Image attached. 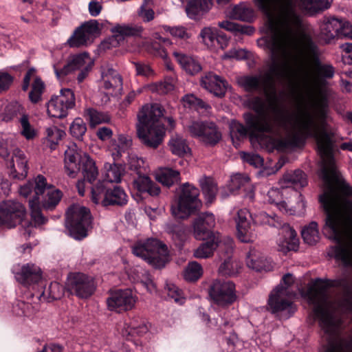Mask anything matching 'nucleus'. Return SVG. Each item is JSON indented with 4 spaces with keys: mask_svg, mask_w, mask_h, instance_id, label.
I'll return each mask as SVG.
<instances>
[{
    "mask_svg": "<svg viewBox=\"0 0 352 352\" xmlns=\"http://www.w3.org/2000/svg\"><path fill=\"white\" fill-rule=\"evenodd\" d=\"M296 4L306 14L310 15L330 7L329 0H296Z\"/></svg>",
    "mask_w": 352,
    "mask_h": 352,
    "instance_id": "nucleus-39",
    "label": "nucleus"
},
{
    "mask_svg": "<svg viewBox=\"0 0 352 352\" xmlns=\"http://www.w3.org/2000/svg\"><path fill=\"white\" fill-rule=\"evenodd\" d=\"M64 289L57 282L52 283L47 289L38 297L40 301H51L60 299L63 295Z\"/></svg>",
    "mask_w": 352,
    "mask_h": 352,
    "instance_id": "nucleus-48",
    "label": "nucleus"
},
{
    "mask_svg": "<svg viewBox=\"0 0 352 352\" xmlns=\"http://www.w3.org/2000/svg\"><path fill=\"white\" fill-rule=\"evenodd\" d=\"M199 190L188 183L181 188V192L177 203L171 207L172 214L178 219H185L201 206L198 199Z\"/></svg>",
    "mask_w": 352,
    "mask_h": 352,
    "instance_id": "nucleus-13",
    "label": "nucleus"
},
{
    "mask_svg": "<svg viewBox=\"0 0 352 352\" xmlns=\"http://www.w3.org/2000/svg\"><path fill=\"white\" fill-rule=\"evenodd\" d=\"M230 16L236 20L251 21L254 16L252 8L248 4L239 3L234 6L230 12Z\"/></svg>",
    "mask_w": 352,
    "mask_h": 352,
    "instance_id": "nucleus-46",
    "label": "nucleus"
},
{
    "mask_svg": "<svg viewBox=\"0 0 352 352\" xmlns=\"http://www.w3.org/2000/svg\"><path fill=\"white\" fill-rule=\"evenodd\" d=\"M64 169L67 175L75 178L80 170L89 183L96 180L98 170L94 161L75 143H70L65 151Z\"/></svg>",
    "mask_w": 352,
    "mask_h": 352,
    "instance_id": "nucleus-6",
    "label": "nucleus"
},
{
    "mask_svg": "<svg viewBox=\"0 0 352 352\" xmlns=\"http://www.w3.org/2000/svg\"><path fill=\"white\" fill-rule=\"evenodd\" d=\"M168 146L170 152L177 156L182 157L190 153L186 140L180 135L175 134L170 138Z\"/></svg>",
    "mask_w": 352,
    "mask_h": 352,
    "instance_id": "nucleus-41",
    "label": "nucleus"
},
{
    "mask_svg": "<svg viewBox=\"0 0 352 352\" xmlns=\"http://www.w3.org/2000/svg\"><path fill=\"white\" fill-rule=\"evenodd\" d=\"M155 179L166 186H170L179 180V173L170 168H160L155 172Z\"/></svg>",
    "mask_w": 352,
    "mask_h": 352,
    "instance_id": "nucleus-43",
    "label": "nucleus"
},
{
    "mask_svg": "<svg viewBox=\"0 0 352 352\" xmlns=\"http://www.w3.org/2000/svg\"><path fill=\"white\" fill-rule=\"evenodd\" d=\"M122 326L121 333L123 336L126 337L134 335L142 336L148 331L150 327L149 324L144 322H142L139 325H135V324L129 325L124 323Z\"/></svg>",
    "mask_w": 352,
    "mask_h": 352,
    "instance_id": "nucleus-58",
    "label": "nucleus"
},
{
    "mask_svg": "<svg viewBox=\"0 0 352 352\" xmlns=\"http://www.w3.org/2000/svg\"><path fill=\"white\" fill-rule=\"evenodd\" d=\"M175 87V77L170 76L165 78L163 82L153 83L148 85V88L152 91H157L159 94H167L173 90Z\"/></svg>",
    "mask_w": 352,
    "mask_h": 352,
    "instance_id": "nucleus-61",
    "label": "nucleus"
},
{
    "mask_svg": "<svg viewBox=\"0 0 352 352\" xmlns=\"http://www.w3.org/2000/svg\"><path fill=\"white\" fill-rule=\"evenodd\" d=\"M14 272L16 280L25 286L38 283L41 278V269L34 264L14 267Z\"/></svg>",
    "mask_w": 352,
    "mask_h": 352,
    "instance_id": "nucleus-32",
    "label": "nucleus"
},
{
    "mask_svg": "<svg viewBox=\"0 0 352 352\" xmlns=\"http://www.w3.org/2000/svg\"><path fill=\"white\" fill-rule=\"evenodd\" d=\"M104 179L111 183H120L122 177L124 174V168L116 163L109 164L106 163L104 166Z\"/></svg>",
    "mask_w": 352,
    "mask_h": 352,
    "instance_id": "nucleus-45",
    "label": "nucleus"
},
{
    "mask_svg": "<svg viewBox=\"0 0 352 352\" xmlns=\"http://www.w3.org/2000/svg\"><path fill=\"white\" fill-rule=\"evenodd\" d=\"M294 278L290 274L283 277L282 282L271 293L268 305L274 314H280L283 318H287L294 313L296 307L291 302L294 293L290 289Z\"/></svg>",
    "mask_w": 352,
    "mask_h": 352,
    "instance_id": "nucleus-7",
    "label": "nucleus"
},
{
    "mask_svg": "<svg viewBox=\"0 0 352 352\" xmlns=\"http://www.w3.org/2000/svg\"><path fill=\"white\" fill-rule=\"evenodd\" d=\"M280 228L279 238L277 241L278 251L287 253L297 250L299 239L296 232L288 224H283Z\"/></svg>",
    "mask_w": 352,
    "mask_h": 352,
    "instance_id": "nucleus-31",
    "label": "nucleus"
},
{
    "mask_svg": "<svg viewBox=\"0 0 352 352\" xmlns=\"http://www.w3.org/2000/svg\"><path fill=\"white\" fill-rule=\"evenodd\" d=\"M101 27L96 20H90L78 28L67 40L72 47H78L91 43L100 35Z\"/></svg>",
    "mask_w": 352,
    "mask_h": 352,
    "instance_id": "nucleus-17",
    "label": "nucleus"
},
{
    "mask_svg": "<svg viewBox=\"0 0 352 352\" xmlns=\"http://www.w3.org/2000/svg\"><path fill=\"white\" fill-rule=\"evenodd\" d=\"M215 225V218L211 212L199 214L192 223L193 235L197 240H206L214 233L211 232Z\"/></svg>",
    "mask_w": 352,
    "mask_h": 352,
    "instance_id": "nucleus-27",
    "label": "nucleus"
},
{
    "mask_svg": "<svg viewBox=\"0 0 352 352\" xmlns=\"http://www.w3.org/2000/svg\"><path fill=\"white\" fill-rule=\"evenodd\" d=\"M210 295L220 306H226L236 300L235 285L230 280H215L210 287Z\"/></svg>",
    "mask_w": 352,
    "mask_h": 352,
    "instance_id": "nucleus-21",
    "label": "nucleus"
},
{
    "mask_svg": "<svg viewBox=\"0 0 352 352\" xmlns=\"http://www.w3.org/2000/svg\"><path fill=\"white\" fill-rule=\"evenodd\" d=\"M135 271L137 272L135 279L140 282L149 293L156 294L157 287L150 274L142 268H137Z\"/></svg>",
    "mask_w": 352,
    "mask_h": 352,
    "instance_id": "nucleus-54",
    "label": "nucleus"
},
{
    "mask_svg": "<svg viewBox=\"0 0 352 352\" xmlns=\"http://www.w3.org/2000/svg\"><path fill=\"white\" fill-rule=\"evenodd\" d=\"M10 177L14 179H23L28 175V159L25 153L19 148L12 151L11 158L7 162Z\"/></svg>",
    "mask_w": 352,
    "mask_h": 352,
    "instance_id": "nucleus-28",
    "label": "nucleus"
},
{
    "mask_svg": "<svg viewBox=\"0 0 352 352\" xmlns=\"http://www.w3.org/2000/svg\"><path fill=\"white\" fill-rule=\"evenodd\" d=\"M290 16L289 19L278 23L283 36V47L292 48L291 51L296 62L294 71L288 78L289 85L302 72L310 95L306 104L292 111V119L289 126L293 129V138L289 144H298L302 139L314 138L321 157L320 175L329 172L332 175L336 170L332 149L337 132L327 124L329 104L322 87L324 78L333 77L334 70L329 65L317 62L316 45L302 32L300 17Z\"/></svg>",
    "mask_w": 352,
    "mask_h": 352,
    "instance_id": "nucleus-1",
    "label": "nucleus"
},
{
    "mask_svg": "<svg viewBox=\"0 0 352 352\" xmlns=\"http://www.w3.org/2000/svg\"><path fill=\"white\" fill-rule=\"evenodd\" d=\"M142 30L143 29L141 26L126 24H118L111 30V32L113 34V36L116 38L119 36H138L142 33Z\"/></svg>",
    "mask_w": 352,
    "mask_h": 352,
    "instance_id": "nucleus-47",
    "label": "nucleus"
},
{
    "mask_svg": "<svg viewBox=\"0 0 352 352\" xmlns=\"http://www.w3.org/2000/svg\"><path fill=\"white\" fill-rule=\"evenodd\" d=\"M133 188L140 194L147 193L151 196H157L160 192V188L146 173L138 175L137 177L133 179Z\"/></svg>",
    "mask_w": 352,
    "mask_h": 352,
    "instance_id": "nucleus-36",
    "label": "nucleus"
},
{
    "mask_svg": "<svg viewBox=\"0 0 352 352\" xmlns=\"http://www.w3.org/2000/svg\"><path fill=\"white\" fill-rule=\"evenodd\" d=\"M127 164L131 170L135 171L138 175L146 173L148 165L146 162L135 153H130L128 155Z\"/></svg>",
    "mask_w": 352,
    "mask_h": 352,
    "instance_id": "nucleus-53",
    "label": "nucleus"
},
{
    "mask_svg": "<svg viewBox=\"0 0 352 352\" xmlns=\"http://www.w3.org/2000/svg\"><path fill=\"white\" fill-rule=\"evenodd\" d=\"M93 65V58L88 53L84 52L72 56L67 63L62 69H58L55 65L54 69L56 76L60 79L76 70L92 68Z\"/></svg>",
    "mask_w": 352,
    "mask_h": 352,
    "instance_id": "nucleus-26",
    "label": "nucleus"
},
{
    "mask_svg": "<svg viewBox=\"0 0 352 352\" xmlns=\"http://www.w3.org/2000/svg\"><path fill=\"white\" fill-rule=\"evenodd\" d=\"M199 184L207 202L212 203L217 192L216 183L211 177H203L199 179Z\"/></svg>",
    "mask_w": 352,
    "mask_h": 352,
    "instance_id": "nucleus-49",
    "label": "nucleus"
},
{
    "mask_svg": "<svg viewBox=\"0 0 352 352\" xmlns=\"http://www.w3.org/2000/svg\"><path fill=\"white\" fill-rule=\"evenodd\" d=\"M71 135L77 138H81L87 131L86 124L80 118H76L71 124L70 128Z\"/></svg>",
    "mask_w": 352,
    "mask_h": 352,
    "instance_id": "nucleus-63",
    "label": "nucleus"
},
{
    "mask_svg": "<svg viewBox=\"0 0 352 352\" xmlns=\"http://www.w3.org/2000/svg\"><path fill=\"white\" fill-rule=\"evenodd\" d=\"M75 105V96L70 89H62L60 94L54 96L47 103V111L50 116L61 118L67 115L68 110Z\"/></svg>",
    "mask_w": 352,
    "mask_h": 352,
    "instance_id": "nucleus-16",
    "label": "nucleus"
},
{
    "mask_svg": "<svg viewBox=\"0 0 352 352\" xmlns=\"http://www.w3.org/2000/svg\"><path fill=\"white\" fill-rule=\"evenodd\" d=\"M234 219L238 239L245 243L253 241L257 232L254 219L249 210L245 208L239 210Z\"/></svg>",
    "mask_w": 352,
    "mask_h": 352,
    "instance_id": "nucleus-20",
    "label": "nucleus"
},
{
    "mask_svg": "<svg viewBox=\"0 0 352 352\" xmlns=\"http://www.w3.org/2000/svg\"><path fill=\"white\" fill-rule=\"evenodd\" d=\"M163 112L160 104L149 103L143 105L137 114V136L147 147L156 148L163 141L165 135L164 124L161 122Z\"/></svg>",
    "mask_w": 352,
    "mask_h": 352,
    "instance_id": "nucleus-5",
    "label": "nucleus"
},
{
    "mask_svg": "<svg viewBox=\"0 0 352 352\" xmlns=\"http://www.w3.org/2000/svg\"><path fill=\"white\" fill-rule=\"evenodd\" d=\"M291 196L301 198V195L293 188H288L287 186L281 185V188H272L267 194V201L271 204H274L278 209L283 213L289 215H293L296 213V209L293 207L288 208L286 199Z\"/></svg>",
    "mask_w": 352,
    "mask_h": 352,
    "instance_id": "nucleus-22",
    "label": "nucleus"
},
{
    "mask_svg": "<svg viewBox=\"0 0 352 352\" xmlns=\"http://www.w3.org/2000/svg\"><path fill=\"white\" fill-rule=\"evenodd\" d=\"M173 56L182 68L191 75L198 73L201 69L199 63L191 56L178 51L173 52Z\"/></svg>",
    "mask_w": 352,
    "mask_h": 352,
    "instance_id": "nucleus-38",
    "label": "nucleus"
},
{
    "mask_svg": "<svg viewBox=\"0 0 352 352\" xmlns=\"http://www.w3.org/2000/svg\"><path fill=\"white\" fill-rule=\"evenodd\" d=\"M53 186L48 184L46 178L41 175H37L33 180L28 181L19 188V193L24 197H28L34 193L32 198L29 199V206L31 210V217L36 225H40L45 222V218L41 213L40 199Z\"/></svg>",
    "mask_w": 352,
    "mask_h": 352,
    "instance_id": "nucleus-8",
    "label": "nucleus"
},
{
    "mask_svg": "<svg viewBox=\"0 0 352 352\" xmlns=\"http://www.w3.org/2000/svg\"><path fill=\"white\" fill-rule=\"evenodd\" d=\"M31 82L32 89L29 93V99L32 103H38L42 100V94L45 90V84L36 75V71L34 68L30 69L23 78L22 86L23 91L28 90Z\"/></svg>",
    "mask_w": 352,
    "mask_h": 352,
    "instance_id": "nucleus-29",
    "label": "nucleus"
},
{
    "mask_svg": "<svg viewBox=\"0 0 352 352\" xmlns=\"http://www.w3.org/2000/svg\"><path fill=\"white\" fill-rule=\"evenodd\" d=\"M255 222H259L261 224L269 225L276 228H280L282 226L280 220L276 214L270 216L265 212H261L257 214L254 219Z\"/></svg>",
    "mask_w": 352,
    "mask_h": 352,
    "instance_id": "nucleus-62",
    "label": "nucleus"
},
{
    "mask_svg": "<svg viewBox=\"0 0 352 352\" xmlns=\"http://www.w3.org/2000/svg\"><path fill=\"white\" fill-rule=\"evenodd\" d=\"M101 89L105 92L102 103H107L110 100V96L120 94L122 89V81L119 74L113 69H108L102 72Z\"/></svg>",
    "mask_w": 352,
    "mask_h": 352,
    "instance_id": "nucleus-25",
    "label": "nucleus"
},
{
    "mask_svg": "<svg viewBox=\"0 0 352 352\" xmlns=\"http://www.w3.org/2000/svg\"><path fill=\"white\" fill-rule=\"evenodd\" d=\"M166 290L168 296L174 300V301L179 305H182L185 302L182 291L179 289L173 283H166Z\"/></svg>",
    "mask_w": 352,
    "mask_h": 352,
    "instance_id": "nucleus-64",
    "label": "nucleus"
},
{
    "mask_svg": "<svg viewBox=\"0 0 352 352\" xmlns=\"http://www.w3.org/2000/svg\"><path fill=\"white\" fill-rule=\"evenodd\" d=\"M340 25L339 19L332 18L327 20L321 26V39L325 43H329L336 36H339V28Z\"/></svg>",
    "mask_w": 352,
    "mask_h": 352,
    "instance_id": "nucleus-42",
    "label": "nucleus"
},
{
    "mask_svg": "<svg viewBox=\"0 0 352 352\" xmlns=\"http://www.w3.org/2000/svg\"><path fill=\"white\" fill-rule=\"evenodd\" d=\"M199 37L201 38V43L212 50H216L217 46L223 50L228 45L227 36L223 34H219L215 28L205 27L202 28L199 33Z\"/></svg>",
    "mask_w": 352,
    "mask_h": 352,
    "instance_id": "nucleus-30",
    "label": "nucleus"
},
{
    "mask_svg": "<svg viewBox=\"0 0 352 352\" xmlns=\"http://www.w3.org/2000/svg\"><path fill=\"white\" fill-rule=\"evenodd\" d=\"M304 241L309 245L316 244L320 239L318 224L313 221L305 226L301 232Z\"/></svg>",
    "mask_w": 352,
    "mask_h": 352,
    "instance_id": "nucleus-52",
    "label": "nucleus"
},
{
    "mask_svg": "<svg viewBox=\"0 0 352 352\" xmlns=\"http://www.w3.org/2000/svg\"><path fill=\"white\" fill-rule=\"evenodd\" d=\"M91 200L94 204L103 206H122L127 204L128 195L120 186L109 188L104 182L98 181L91 188Z\"/></svg>",
    "mask_w": 352,
    "mask_h": 352,
    "instance_id": "nucleus-12",
    "label": "nucleus"
},
{
    "mask_svg": "<svg viewBox=\"0 0 352 352\" xmlns=\"http://www.w3.org/2000/svg\"><path fill=\"white\" fill-rule=\"evenodd\" d=\"M201 86L215 96L222 97L225 95L228 83L221 76L208 72L201 77Z\"/></svg>",
    "mask_w": 352,
    "mask_h": 352,
    "instance_id": "nucleus-33",
    "label": "nucleus"
},
{
    "mask_svg": "<svg viewBox=\"0 0 352 352\" xmlns=\"http://www.w3.org/2000/svg\"><path fill=\"white\" fill-rule=\"evenodd\" d=\"M85 116L89 121L90 126L92 127L110 121V117L108 114L98 111L94 109H87L85 112Z\"/></svg>",
    "mask_w": 352,
    "mask_h": 352,
    "instance_id": "nucleus-59",
    "label": "nucleus"
},
{
    "mask_svg": "<svg viewBox=\"0 0 352 352\" xmlns=\"http://www.w3.org/2000/svg\"><path fill=\"white\" fill-rule=\"evenodd\" d=\"M212 6V0H190L186 12L188 16L194 20L200 19Z\"/></svg>",
    "mask_w": 352,
    "mask_h": 352,
    "instance_id": "nucleus-37",
    "label": "nucleus"
},
{
    "mask_svg": "<svg viewBox=\"0 0 352 352\" xmlns=\"http://www.w3.org/2000/svg\"><path fill=\"white\" fill-rule=\"evenodd\" d=\"M62 197V192L54 186L41 197V210L42 208L52 209L55 207Z\"/></svg>",
    "mask_w": 352,
    "mask_h": 352,
    "instance_id": "nucleus-44",
    "label": "nucleus"
},
{
    "mask_svg": "<svg viewBox=\"0 0 352 352\" xmlns=\"http://www.w3.org/2000/svg\"><path fill=\"white\" fill-rule=\"evenodd\" d=\"M133 253L155 268L164 267L168 261V252L165 244L156 239L138 241L133 246Z\"/></svg>",
    "mask_w": 352,
    "mask_h": 352,
    "instance_id": "nucleus-10",
    "label": "nucleus"
},
{
    "mask_svg": "<svg viewBox=\"0 0 352 352\" xmlns=\"http://www.w3.org/2000/svg\"><path fill=\"white\" fill-rule=\"evenodd\" d=\"M186 129L192 137L198 138L206 145L213 146L221 139V133L212 122L193 121Z\"/></svg>",
    "mask_w": 352,
    "mask_h": 352,
    "instance_id": "nucleus-15",
    "label": "nucleus"
},
{
    "mask_svg": "<svg viewBox=\"0 0 352 352\" xmlns=\"http://www.w3.org/2000/svg\"><path fill=\"white\" fill-rule=\"evenodd\" d=\"M65 135V131L56 126L47 127L45 129V142L49 145L51 149H54Z\"/></svg>",
    "mask_w": 352,
    "mask_h": 352,
    "instance_id": "nucleus-51",
    "label": "nucleus"
},
{
    "mask_svg": "<svg viewBox=\"0 0 352 352\" xmlns=\"http://www.w3.org/2000/svg\"><path fill=\"white\" fill-rule=\"evenodd\" d=\"M246 265L256 271H270L272 268L271 262L259 251L250 249L246 256Z\"/></svg>",
    "mask_w": 352,
    "mask_h": 352,
    "instance_id": "nucleus-35",
    "label": "nucleus"
},
{
    "mask_svg": "<svg viewBox=\"0 0 352 352\" xmlns=\"http://www.w3.org/2000/svg\"><path fill=\"white\" fill-rule=\"evenodd\" d=\"M137 299L136 294L131 289H120L111 294L107 303L110 310L120 312L131 309Z\"/></svg>",
    "mask_w": 352,
    "mask_h": 352,
    "instance_id": "nucleus-23",
    "label": "nucleus"
},
{
    "mask_svg": "<svg viewBox=\"0 0 352 352\" xmlns=\"http://www.w3.org/2000/svg\"><path fill=\"white\" fill-rule=\"evenodd\" d=\"M326 185L324 194L320 197L326 213L324 233L338 244L333 251L336 259L345 266L352 267V187L343 183L340 190L334 186L333 182L338 177L337 170L333 173L321 175Z\"/></svg>",
    "mask_w": 352,
    "mask_h": 352,
    "instance_id": "nucleus-3",
    "label": "nucleus"
},
{
    "mask_svg": "<svg viewBox=\"0 0 352 352\" xmlns=\"http://www.w3.org/2000/svg\"><path fill=\"white\" fill-rule=\"evenodd\" d=\"M280 185L287 186L288 188L294 186L296 188H302L307 184L306 175L300 170L285 173L280 181Z\"/></svg>",
    "mask_w": 352,
    "mask_h": 352,
    "instance_id": "nucleus-40",
    "label": "nucleus"
},
{
    "mask_svg": "<svg viewBox=\"0 0 352 352\" xmlns=\"http://www.w3.org/2000/svg\"><path fill=\"white\" fill-rule=\"evenodd\" d=\"M248 129L243 124L233 122L230 125V137L235 147L239 146L241 140L246 138Z\"/></svg>",
    "mask_w": 352,
    "mask_h": 352,
    "instance_id": "nucleus-57",
    "label": "nucleus"
},
{
    "mask_svg": "<svg viewBox=\"0 0 352 352\" xmlns=\"http://www.w3.org/2000/svg\"><path fill=\"white\" fill-rule=\"evenodd\" d=\"M202 274L201 265L196 261H192L186 267L183 276L184 279L188 281H195L201 276Z\"/></svg>",
    "mask_w": 352,
    "mask_h": 352,
    "instance_id": "nucleus-56",
    "label": "nucleus"
},
{
    "mask_svg": "<svg viewBox=\"0 0 352 352\" xmlns=\"http://www.w3.org/2000/svg\"><path fill=\"white\" fill-rule=\"evenodd\" d=\"M133 141L131 137L125 134H119L113 139L108 146V151L114 162L121 160L122 155L131 148Z\"/></svg>",
    "mask_w": 352,
    "mask_h": 352,
    "instance_id": "nucleus-34",
    "label": "nucleus"
},
{
    "mask_svg": "<svg viewBox=\"0 0 352 352\" xmlns=\"http://www.w3.org/2000/svg\"><path fill=\"white\" fill-rule=\"evenodd\" d=\"M307 297L314 305V311L319 324L329 336L324 352H352V338L346 340L337 336L341 320L340 313L352 311V297L346 295L337 300L330 298L324 284L319 280L309 288Z\"/></svg>",
    "mask_w": 352,
    "mask_h": 352,
    "instance_id": "nucleus-4",
    "label": "nucleus"
},
{
    "mask_svg": "<svg viewBox=\"0 0 352 352\" xmlns=\"http://www.w3.org/2000/svg\"><path fill=\"white\" fill-rule=\"evenodd\" d=\"M271 35L258 40L261 47L269 50L272 56V64L267 72L258 76H243L239 83L247 91L260 90L266 100L259 97L252 98L251 107L257 113L256 116H245L251 140L255 138L261 146L270 151H285L296 146L297 144H289L293 138V129L289 126L292 118L289 111L276 101V84L289 85L288 78L294 71L295 58L292 48L283 47L278 22L267 20Z\"/></svg>",
    "mask_w": 352,
    "mask_h": 352,
    "instance_id": "nucleus-2",
    "label": "nucleus"
},
{
    "mask_svg": "<svg viewBox=\"0 0 352 352\" xmlns=\"http://www.w3.org/2000/svg\"><path fill=\"white\" fill-rule=\"evenodd\" d=\"M257 6L266 14L270 21L280 22L290 19V15L298 16L291 0H254Z\"/></svg>",
    "mask_w": 352,
    "mask_h": 352,
    "instance_id": "nucleus-14",
    "label": "nucleus"
},
{
    "mask_svg": "<svg viewBox=\"0 0 352 352\" xmlns=\"http://www.w3.org/2000/svg\"><path fill=\"white\" fill-rule=\"evenodd\" d=\"M182 103L185 108L195 109L197 111L201 109L207 111L210 108L208 104L196 98L193 94L185 95L182 99Z\"/></svg>",
    "mask_w": 352,
    "mask_h": 352,
    "instance_id": "nucleus-60",
    "label": "nucleus"
},
{
    "mask_svg": "<svg viewBox=\"0 0 352 352\" xmlns=\"http://www.w3.org/2000/svg\"><path fill=\"white\" fill-rule=\"evenodd\" d=\"M66 288L80 298H87L94 294L96 286L91 277L82 273H73L67 277Z\"/></svg>",
    "mask_w": 352,
    "mask_h": 352,
    "instance_id": "nucleus-18",
    "label": "nucleus"
},
{
    "mask_svg": "<svg viewBox=\"0 0 352 352\" xmlns=\"http://www.w3.org/2000/svg\"><path fill=\"white\" fill-rule=\"evenodd\" d=\"M65 225L72 237L77 240L84 239L91 229L89 209L79 204L72 206L66 214Z\"/></svg>",
    "mask_w": 352,
    "mask_h": 352,
    "instance_id": "nucleus-11",
    "label": "nucleus"
},
{
    "mask_svg": "<svg viewBox=\"0 0 352 352\" xmlns=\"http://www.w3.org/2000/svg\"><path fill=\"white\" fill-rule=\"evenodd\" d=\"M26 210L23 204L18 201L7 200L0 203V226L12 228L21 224L23 234L30 236L34 226L25 219Z\"/></svg>",
    "mask_w": 352,
    "mask_h": 352,
    "instance_id": "nucleus-9",
    "label": "nucleus"
},
{
    "mask_svg": "<svg viewBox=\"0 0 352 352\" xmlns=\"http://www.w3.org/2000/svg\"><path fill=\"white\" fill-rule=\"evenodd\" d=\"M207 239L208 241L202 243L194 250L193 256L195 258L199 259L209 258L217 248L223 250H225L227 253L230 252L233 248L232 238L223 237L219 233H216Z\"/></svg>",
    "mask_w": 352,
    "mask_h": 352,
    "instance_id": "nucleus-19",
    "label": "nucleus"
},
{
    "mask_svg": "<svg viewBox=\"0 0 352 352\" xmlns=\"http://www.w3.org/2000/svg\"><path fill=\"white\" fill-rule=\"evenodd\" d=\"M6 111L11 113V116L4 118L5 120H9L12 116L19 113L21 114L19 119V131L27 140H32L38 135V131L35 127L31 124L30 116L23 113V107L18 102L10 104L6 107Z\"/></svg>",
    "mask_w": 352,
    "mask_h": 352,
    "instance_id": "nucleus-24",
    "label": "nucleus"
},
{
    "mask_svg": "<svg viewBox=\"0 0 352 352\" xmlns=\"http://www.w3.org/2000/svg\"><path fill=\"white\" fill-rule=\"evenodd\" d=\"M218 25L227 31L234 33L236 36L238 34L251 35L254 31L250 25H242L230 21L219 22Z\"/></svg>",
    "mask_w": 352,
    "mask_h": 352,
    "instance_id": "nucleus-50",
    "label": "nucleus"
},
{
    "mask_svg": "<svg viewBox=\"0 0 352 352\" xmlns=\"http://www.w3.org/2000/svg\"><path fill=\"white\" fill-rule=\"evenodd\" d=\"M241 268V265L239 261L229 257L221 264L219 272L222 275L232 276L236 275Z\"/></svg>",
    "mask_w": 352,
    "mask_h": 352,
    "instance_id": "nucleus-55",
    "label": "nucleus"
}]
</instances>
